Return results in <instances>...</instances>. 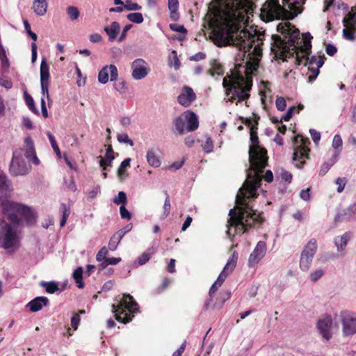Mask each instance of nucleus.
<instances>
[{"instance_id": "f257e3e1", "label": "nucleus", "mask_w": 356, "mask_h": 356, "mask_svg": "<svg viewBox=\"0 0 356 356\" xmlns=\"http://www.w3.org/2000/svg\"><path fill=\"white\" fill-rule=\"evenodd\" d=\"M226 9L217 19L213 29L215 43L218 47L232 45L238 52L236 60H241L236 64L243 68V72L237 70L222 80V86L225 90V102L245 101L250 97L249 91L252 83L248 81L244 74L247 70L256 71L261 56V45L263 44L261 36L257 35L255 30L252 31L242 29V26L248 22V15L253 10L254 0H230Z\"/></svg>"}, {"instance_id": "f03ea898", "label": "nucleus", "mask_w": 356, "mask_h": 356, "mask_svg": "<svg viewBox=\"0 0 356 356\" xmlns=\"http://www.w3.org/2000/svg\"><path fill=\"white\" fill-rule=\"evenodd\" d=\"M250 127V140L252 145L249 149L250 168L247 172V178L243 186L239 188L236 196L237 211L235 209L229 210L230 216L228 223L243 232L248 228L255 227L262 222L263 218L260 213L254 211L250 204V198H255L258 195V189L260 188L261 176L260 172L267 165L266 150L259 145V138L257 135V122L254 124L248 120Z\"/></svg>"}, {"instance_id": "7ed1b4c3", "label": "nucleus", "mask_w": 356, "mask_h": 356, "mask_svg": "<svg viewBox=\"0 0 356 356\" xmlns=\"http://www.w3.org/2000/svg\"><path fill=\"white\" fill-rule=\"evenodd\" d=\"M277 30L283 35V38L276 35H272L270 49L276 56L282 57L290 50L297 54L301 50L304 42L309 41L308 38H305V33L301 39L299 30L293 29L289 22L280 23L277 26Z\"/></svg>"}, {"instance_id": "20e7f679", "label": "nucleus", "mask_w": 356, "mask_h": 356, "mask_svg": "<svg viewBox=\"0 0 356 356\" xmlns=\"http://www.w3.org/2000/svg\"><path fill=\"white\" fill-rule=\"evenodd\" d=\"M282 3L281 6L279 0H267L261 8L262 19L272 21L286 17L291 14L297 15V5L300 3V0H282Z\"/></svg>"}, {"instance_id": "39448f33", "label": "nucleus", "mask_w": 356, "mask_h": 356, "mask_svg": "<svg viewBox=\"0 0 356 356\" xmlns=\"http://www.w3.org/2000/svg\"><path fill=\"white\" fill-rule=\"evenodd\" d=\"M2 211L8 216L12 224L19 225V215L22 216L29 225L35 222V216L33 211L28 207L12 201H3L1 204Z\"/></svg>"}, {"instance_id": "423d86ee", "label": "nucleus", "mask_w": 356, "mask_h": 356, "mask_svg": "<svg viewBox=\"0 0 356 356\" xmlns=\"http://www.w3.org/2000/svg\"><path fill=\"white\" fill-rule=\"evenodd\" d=\"M112 312L118 321L127 323L132 320L134 314L139 312V307L131 295L124 293L117 305H112Z\"/></svg>"}, {"instance_id": "0eeeda50", "label": "nucleus", "mask_w": 356, "mask_h": 356, "mask_svg": "<svg viewBox=\"0 0 356 356\" xmlns=\"http://www.w3.org/2000/svg\"><path fill=\"white\" fill-rule=\"evenodd\" d=\"M17 225L0 219V248L9 252L17 251L19 247V237L16 229Z\"/></svg>"}, {"instance_id": "6e6552de", "label": "nucleus", "mask_w": 356, "mask_h": 356, "mask_svg": "<svg viewBox=\"0 0 356 356\" xmlns=\"http://www.w3.org/2000/svg\"><path fill=\"white\" fill-rule=\"evenodd\" d=\"M309 38V41L304 42V44L301 47V50L296 54V58L298 64H304L308 66V70L312 72V68L316 65L317 58L315 56H309L311 54L312 36L307 32L305 33V38Z\"/></svg>"}, {"instance_id": "1a4fd4ad", "label": "nucleus", "mask_w": 356, "mask_h": 356, "mask_svg": "<svg viewBox=\"0 0 356 356\" xmlns=\"http://www.w3.org/2000/svg\"><path fill=\"white\" fill-rule=\"evenodd\" d=\"M340 321L343 337H352L356 334V312L348 310L341 312Z\"/></svg>"}, {"instance_id": "9d476101", "label": "nucleus", "mask_w": 356, "mask_h": 356, "mask_svg": "<svg viewBox=\"0 0 356 356\" xmlns=\"http://www.w3.org/2000/svg\"><path fill=\"white\" fill-rule=\"evenodd\" d=\"M238 260V254L234 252L228 259L223 270L218 275L216 281L212 284L209 290V296L211 297L218 288L222 284L226 277L234 270Z\"/></svg>"}, {"instance_id": "9b49d317", "label": "nucleus", "mask_w": 356, "mask_h": 356, "mask_svg": "<svg viewBox=\"0 0 356 356\" xmlns=\"http://www.w3.org/2000/svg\"><path fill=\"white\" fill-rule=\"evenodd\" d=\"M9 171L13 176H24L29 172L30 167L25 163L22 149L13 152Z\"/></svg>"}, {"instance_id": "f8f14e48", "label": "nucleus", "mask_w": 356, "mask_h": 356, "mask_svg": "<svg viewBox=\"0 0 356 356\" xmlns=\"http://www.w3.org/2000/svg\"><path fill=\"white\" fill-rule=\"evenodd\" d=\"M343 37L348 41L356 40V6L351 8V10L343 17Z\"/></svg>"}, {"instance_id": "ddd939ff", "label": "nucleus", "mask_w": 356, "mask_h": 356, "mask_svg": "<svg viewBox=\"0 0 356 356\" xmlns=\"http://www.w3.org/2000/svg\"><path fill=\"white\" fill-rule=\"evenodd\" d=\"M131 76L134 80H141L150 72L147 63L142 58L135 59L131 64Z\"/></svg>"}, {"instance_id": "4468645a", "label": "nucleus", "mask_w": 356, "mask_h": 356, "mask_svg": "<svg viewBox=\"0 0 356 356\" xmlns=\"http://www.w3.org/2000/svg\"><path fill=\"white\" fill-rule=\"evenodd\" d=\"M118 77V70L115 65H106L99 72L98 81L100 83L106 84L110 80L115 81Z\"/></svg>"}, {"instance_id": "2eb2a0df", "label": "nucleus", "mask_w": 356, "mask_h": 356, "mask_svg": "<svg viewBox=\"0 0 356 356\" xmlns=\"http://www.w3.org/2000/svg\"><path fill=\"white\" fill-rule=\"evenodd\" d=\"M332 318L329 315L323 316L318 321L317 328L326 341H329L332 337Z\"/></svg>"}, {"instance_id": "dca6fc26", "label": "nucleus", "mask_w": 356, "mask_h": 356, "mask_svg": "<svg viewBox=\"0 0 356 356\" xmlns=\"http://www.w3.org/2000/svg\"><path fill=\"white\" fill-rule=\"evenodd\" d=\"M266 250V242L259 241L248 258V266L250 267L256 266L265 256Z\"/></svg>"}, {"instance_id": "f3484780", "label": "nucleus", "mask_w": 356, "mask_h": 356, "mask_svg": "<svg viewBox=\"0 0 356 356\" xmlns=\"http://www.w3.org/2000/svg\"><path fill=\"white\" fill-rule=\"evenodd\" d=\"M195 99L196 95L193 90L188 86H184L177 97V102L180 105L184 107H188Z\"/></svg>"}, {"instance_id": "a211bd4d", "label": "nucleus", "mask_w": 356, "mask_h": 356, "mask_svg": "<svg viewBox=\"0 0 356 356\" xmlns=\"http://www.w3.org/2000/svg\"><path fill=\"white\" fill-rule=\"evenodd\" d=\"M25 156L29 162L35 165L40 164V160L38 158L35 149L34 142L31 136H26L24 138Z\"/></svg>"}, {"instance_id": "6ab92c4d", "label": "nucleus", "mask_w": 356, "mask_h": 356, "mask_svg": "<svg viewBox=\"0 0 356 356\" xmlns=\"http://www.w3.org/2000/svg\"><path fill=\"white\" fill-rule=\"evenodd\" d=\"M184 116L186 119V130L188 132L195 131L199 127V120L197 115L193 111L188 110L184 112Z\"/></svg>"}, {"instance_id": "aec40b11", "label": "nucleus", "mask_w": 356, "mask_h": 356, "mask_svg": "<svg viewBox=\"0 0 356 356\" xmlns=\"http://www.w3.org/2000/svg\"><path fill=\"white\" fill-rule=\"evenodd\" d=\"M49 299L44 296H38L31 300L26 307L29 308L32 312H37L42 309L44 306L49 304Z\"/></svg>"}, {"instance_id": "412c9836", "label": "nucleus", "mask_w": 356, "mask_h": 356, "mask_svg": "<svg viewBox=\"0 0 356 356\" xmlns=\"http://www.w3.org/2000/svg\"><path fill=\"white\" fill-rule=\"evenodd\" d=\"M303 140V138H302ZM309 148L306 147L305 143L302 141V143L297 147L293 152V160L294 161H300L301 159H307L309 157Z\"/></svg>"}, {"instance_id": "4be33fe9", "label": "nucleus", "mask_w": 356, "mask_h": 356, "mask_svg": "<svg viewBox=\"0 0 356 356\" xmlns=\"http://www.w3.org/2000/svg\"><path fill=\"white\" fill-rule=\"evenodd\" d=\"M47 0H33L32 8L36 15H44L47 13Z\"/></svg>"}, {"instance_id": "5701e85b", "label": "nucleus", "mask_w": 356, "mask_h": 356, "mask_svg": "<svg viewBox=\"0 0 356 356\" xmlns=\"http://www.w3.org/2000/svg\"><path fill=\"white\" fill-rule=\"evenodd\" d=\"M146 159L147 163L153 168L160 167L161 163L157 156L156 150L154 148H149L146 153Z\"/></svg>"}, {"instance_id": "b1692460", "label": "nucleus", "mask_w": 356, "mask_h": 356, "mask_svg": "<svg viewBox=\"0 0 356 356\" xmlns=\"http://www.w3.org/2000/svg\"><path fill=\"white\" fill-rule=\"evenodd\" d=\"M355 220L352 213L350 206L346 209L340 210L334 218L335 222H345Z\"/></svg>"}, {"instance_id": "393cba45", "label": "nucleus", "mask_w": 356, "mask_h": 356, "mask_svg": "<svg viewBox=\"0 0 356 356\" xmlns=\"http://www.w3.org/2000/svg\"><path fill=\"white\" fill-rule=\"evenodd\" d=\"M154 250L153 248H149L147 251L144 252L140 254L133 263V267L136 268L140 266L145 265L151 258V255L154 253Z\"/></svg>"}, {"instance_id": "a878e982", "label": "nucleus", "mask_w": 356, "mask_h": 356, "mask_svg": "<svg viewBox=\"0 0 356 356\" xmlns=\"http://www.w3.org/2000/svg\"><path fill=\"white\" fill-rule=\"evenodd\" d=\"M317 250V241L315 238L310 239L305 246L301 254L314 258Z\"/></svg>"}, {"instance_id": "bb28decb", "label": "nucleus", "mask_w": 356, "mask_h": 356, "mask_svg": "<svg viewBox=\"0 0 356 356\" xmlns=\"http://www.w3.org/2000/svg\"><path fill=\"white\" fill-rule=\"evenodd\" d=\"M120 31V24L117 22H113L109 26L104 27V31L108 36L110 41H113Z\"/></svg>"}, {"instance_id": "cd10ccee", "label": "nucleus", "mask_w": 356, "mask_h": 356, "mask_svg": "<svg viewBox=\"0 0 356 356\" xmlns=\"http://www.w3.org/2000/svg\"><path fill=\"white\" fill-rule=\"evenodd\" d=\"M349 239L350 235L348 233H345L342 236H336L334 238V243L338 252H341L345 250Z\"/></svg>"}, {"instance_id": "c85d7f7f", "label": "nucleus", "mask_w": 356, "mask_h": 356, "mask_svg": "<svg viewBox=\"0 0 356 356\" xmlns=\"http://www.w3.org/2000/svg\"><path fill=\"white\" fill-rule=\"evenodd\" d=\"M173 124L179 134H184L186 131V119L184 113L174 120Z\"/></svg>"}, {"instance_id": "c756f323", "label": "nucleus", "mask_w": 356, "mask_h": 356, "mask_svg": "<svg viewBox=\"0 0 356 356\" xmlns=\"http://www.w3.org/2000/svg\"><path fill=\"white\" fill-rule=\"evenodd\" d=\"M325 59V58L323 55L319 56L318 57V58L316 60V67L312 68V75H311L309 77V80L310 82L315 80L316 79V77L318 76V75L319 74V72H320L319 69L323 65Z\"/></svg>"}, {"instance_id": "7c9ffc66", "label": "nucleus", "mask_w": 356, "mask_h": 356, "mask_svg": "<svg viewBox=\"0 0 356 356\" xmlns=\"http://www.w3.org/2000/svg\"><path fill=\"white\" fill-rule=\"evenodd\" d=\"M49 66L45 59H42L40 65V83H49Z\"/></svg>"}, {"instance_id": "2f4dec72", "label": "nucleus", "mask_w": 356, "mask_h": 356, "mask_svg": "<svg viewBox=\"0 0 356 356\" xmlns=\"http://www.w3.org/2000/svg\"><path fill=\"white\" fill-rule=\"evenodd\" d=\"M10 182L6 174L0 170V193L6 192L10 190Z\"/></svg>"}, {"instance_id": "473e14b6", "label": "nucleus", "mask_w": 356, "mask_h": 356, "mask_svg": "<svg viewBox=\"0 0 356 356\" xmlns=\"http://www.w3.org/2000/svg\"><path fill=\"white\" fill-rule=\"evenodd\" d=\"M60 213H61L62 218L60 222V226L64 227L67 220L70 214V209L67 205L64 203H62L60 207Z\"/></svg>"}, {"instance_id": "72a5a7b5", "label": "nucleus", "mask_w": 356, "mask_h": 356, "mask_svg": "<svg viewBox=\"0 0 356 356\" xmlns=\"http://www.w3.org/2000/svg\"><path fill=\"white\" fill-rule=\"evenodd\" d=\"M122 238L123 237H122L121 233L118 234L117 232H115L110 238L108 243V249L111 251L115 250Z\"/></svg>"}, {"instance_id": "f704fd0d", "label": "nucleus", "mask_w": 356, "mask_h": 356, "mask_svg": "<svg viewBox=\"0 0 356 356\" xmlns=\"http://www.w3.org/2000/svg\"><path fill=\"white\" fill-rule=\"evenodd\" d=\"M66 13L69 19L72 21H75L79 19L80 12L77 7L74 6H69L66 8Z\"/></svg>"}, {"instance_id": "c9c22d12", "label": "nucleus", "mask_w": 356, "mask_h": 356, "mask_svg": "<svg viewBox=\"0 0 356 356\" xmlns=\"http://www.w3.org/2000/svg\"><path fill=\"white\" fill-rule=\"evenodd\" d=\"M207 73L213 77H215L216 76H222L223 71L222 70V66L215 60L212 65L211 69L209 70Z\"/></svg>"}, {"instance_id": "e433bc0d", "label": "nucleus", "mask_w": 356, "mask_h": 356, "mask_svg": "<svg viewBox=\"0 0 356 356\" xmlns=\"http://www.w3.org/2000/svg\"><path fill=\"white\" fill-rule=\"evenodd\" d=\"M40 286L44 287L49 293H54L59 290L58 285L55 282H42Z\"/></svg>"}, {"instance_id": "4c0bfd02", "label": "nucleus", "mask_w": 356, "mask_h": 356, "mask_svg": "<svg viewBox=\"0 0 356 356\" xmlns=\"http://www.w3.org/2000/svg\"><path fill=\"white\" fill-rule=\"evenodd\" d=\"M313 259L308 256L301 254L300 259V268L302 271H307L312 264Z\"/></svg>"}, {"instance_id": "58836bf2", "label": "nucleus", "mask_w": 356, "mask_h": 356, "mask_svg": "<svg viewBox=\"0 0 356 356\" xmlns=\"http://www.w3.org/2000/svg\"><path fill=\"white\" fill-rule=\"evenodd\" d=\"M73 277L79 289H82L84 286V284L82 282L83 278V269L81 267L77 268L73 273Z\"/></svg>"}, {"instance_id": "ea45409f", "label": "nucleus", "mask_w": 356, "mask_h": 356, "mask_svg": "<svg viewBox=\"0 0 356 356\" xmlns=\"http://www.w3.org/2000/svg\"><path fill=\"white\" fill-rule=\"evenodd\" d=\"M337 160V155H334L333 158L330 159V161L327 162H325L323 163V165L321 167V169L319 170V175L320 176H324L328 170L330 169V168L334 165V163L336 162Z\"/></svg>"}, {"instance_id": "a19ab883", "label": "nucleus", "mask_w": 356, "mask_h": 356, "mask_svg": "<svg viewBox=\"0 0 356 356\" xmlns=\"http://www.w3.org/2000/svg\"><path fill=\"white\" fill-rule=\"evenodd\" d=\"M131 159L130 158L125 159L120 165L118 169V176L122 179L125 175L124 169L130 166Z\"/></svg>"}, {"instance_id": "79ce46f5", "label": "nucleus", "mask_w": 356, "mask_h": 356, "mask_svg": "<svg viewBox=\"0 0 356 356\" xmlns=\"http://www.w3.org/2000/svg\"><path fill=\"white\" fill-rule=\"evenodd\" d=\"M24 99L26 102V104L29 108L34 113H38V111L35 106L34 100L32 98V97L27 93V92H24Z\"/></svg>"}, {"instance_id": "37998d69", "label": "nucleus", "mask_w": 356, "mask_h": 356, "mask_svg": "<svg viewBox=\"0 0 356 356\" xmlns=\"http://www.w3.org/2000/svg\"><path fill=\"white\" fill-rule=\"evenodd\" d=\"M127 19L136 24H141L144 19L140 13H131L127 15Z\"/></svg>"}, {"instance_id": "c03bdc74", "label": "nucleus", "mask_w": 356, "mask_h": 356, "mask_svg": "<svg viewBox=\"0 0 356 356\" xmlns=\"http://www.w3.org/2000/svg\"><path fill=\"white\" fill-rule=\"evenodd\" d=\"M113 87L121 95L125 94L127 91V83L124 80L114 83Z\"/></svg>"}, {"instance_id": "a18cd8bd", "label": "nucleus", "mask_w": 356, "mask_h": 356, "mask_svg": "<svg viewBox=\"0 0 356 356\" xmlns=\"http://www.w3.org/2000/svg\"><path fill=\"white\" fill-rule=\"evenodd\" d=\"M127 195L123 191H120L118 196L115 197L113 200V202L117 205H124L127 203Z\"/></svg>"}, {"instance_id": "49530a36", "label": "nucleus", "mask_w": 356, "mask_h": 356, "mask_svg": "<svg viewBox=\"0 0 356 356\" xmlns=\"http://www.w3.org/2000/svg\"><path fill=\"white\" fill-rule=\"evenodd\" d=\"M165 194H166V198L165 200L164 205L163 207V211L161 216V219H165L168 216V214L170 213V208H171L169 195L167 194V193Z\"/></svg>"}, {"instance_id": "de8ad7c7", "label": "nucleus", "mask_w": 356, "mask_h": 356, "mask_svg": "<svg viewBox=\"0 0 356 356\" xmlns=\"http://www.w3.org/2000/svg\"><path fill=\"white\" fill-rule=\"evenodd\" d=\"M117 140L120 143H124L130 145L131 147L134 146V142L131 139L129 138L127 134L122 133L119 134L117 136Z\"/></svg>"}, {"instance_id": "09e8293b", "label": "nucleus", "mask_w": 356, "mask_h": 356, "mask_svg": "<svg viewBox=\"0 0 356 356\" xmlns=\"http://www.w3.org/2000/svg\"><path fill=\"white\" fill-rule=\"evenodd\" d=\"M124 10H140L142 7L137 3H134L131 0H126L124 3Z\"/></svg>"}, {"instance_id": "8fccbe9b", "label": "nucleus", "mask_w": 356, "mask_h": 356, "mask_svg": "<svg viewBox=\"0 0 356 356\" xmlns=\"http://www.w3.org/2000/svg\"><path fill=\"white\" fill-rule=\"evenodd\" d=\"M47 136L49 140V142L51 143V147L53 148L54 151L57 154H60V149L58 147V145H57V143L56 141L54 136L50 132H47Z\"/></svg>"}, {"instance_id": "3c124183", "label": "nucleus", "mask_w": 356, "mask_h": 356, "mask_svg": "<svg viewBox=\"0 0 356 356\" xmlns=\"http://www.w3.org/2000/svg\"><path fill=\"white\" fill-rule=\"evenodd\" d=\"M346 183L347 179L346 177H338L335 180V184L338 186L337 191L338 193H341L343 191Z\"/></svg>"}, {"instance_id": "603ef678", "label": "nucleus", "mask_w": 356, "mask_h": 356, "mask_svg": "<svg viewBox=\"0 0 356 356\" xmlns=\"http://www.w3.org/2000/svg\"><path fill=\"white\" fill-rule=\"evenodd\" d=\"M108 253V248L105 246L102 247L97 252L96 255V259L97 261L101 262L104 259H106V255Z\"/></svg>"}, {"instance_id": "864d4df0", "label": "nucleus", "mask_w": 356, "mask_h": 356, "mask_svg": "<svg viewBox=\"0 0 356 356\" xmlns=\"http://www.w3.org/2000/svg\"><path fill=\"white\" fill-rule=\"evenodd\" d=\"M24 26L26 33L32 38V40H33L34 41H36L38 36L35 33H33L31 30V26H30V24L29 23L28 20H26V19L24 20Z\"/></svg>"}, {"instance_id": "5fc2aeb1", "label": "nucleus", "mask_w": 356, "mask_h": 356, "mask_svg": "<svg viewBox=\"0 0 356 356\" xmlns=\"http://www.w3.org/2000/svg\"><path fill=\"white\" fill-rule=\"evenodd\" d=\"M202 148L206 153H210L213 151V141L210 137L207 138L206 141L202 145Z\"/></svg>"}, {"instance_id": "6e6d98bb", "label": "nucleus", "mask_w": 356, "mask_h": 356, "mask_svg": "<svg viewBox=\"0 0 356 356\" xmlns=\"http://www.w3.org/2000/svg\"><path fill=\"white\" fill-rule=\"evenodd\" d=\"M277 108L280 111H284L286 107V100L282 97H279L275 102Z\"/></svg>"}, {"instance_id": "4d7b16f0", "label": "nucleus", "mask_w": 356, "mask_h": 356, "mask_svg": "<svg viewBox=\"0 0 356 356\" xmlns=\"http://www.w3.org/2000/svg\"><path fill=\"white\" fill-rule=\"evenodd\" d=\"M324 274V271L322 269H318L312 273L309 277L312 282L318 281Z\"/></svg>"}, {"instance_id": "13d9d810", "label": "nucleus", "mask_w": 356, "mask_h": 356, "mask_svg": "<svg viewBox=\"0 0 356 356\" xmlns=\"http://www.w3.org/2000/svg\"><path fill=\"white\" fill-rule=\"evenodd\" d=\"M170 29L173 31L181 33H187V30L183 25H179L177 24H170Z\"/></svg>"}, {"instance_id": "bf43d9fd", "label": "nucleus", "mask_w": 356, "mask_h": 356, "mask_svg": "<svg viewBox=\"0 0 356 356\" xmlns=\"http://www.w3.org/2000/svg\"><path fill=\"white\" fill-rule=\"evenodd\" d=\"M120 216L122 219L130 220L131 218V214L130 212L126 209L124 205H121L120 207Z\"/></svg>"}, {"instance_id": "052dcab7", "label": "nucleus", "mask_w": 356, "mask_h": 356, "mask_svg": "<svg viewBox=\"0 0 356 356\" xmlns=\"http://www.w3.org/2000/svg\"><path fill=\"white\" fill-rule=\"evenodd\" d=\"M98 159H99V165L102 168L103 171L107 170V168L108 167H111L112 166V163H108V159H104L101 156H99L98 157Z\"/></svg>"}, {"instance_id": "680f3d73", "label": "nucleus", "mask_w": 356, "mask_h": 356, "mask_svg": "<svg viewBox=\"0 0 356 356\" xmlns=\"http://www.w3.org/2000/svg\"><path fill=\"white\" fill-rule=\"evenodd\" d=\"M280 177L282 179L284 180L285 181H287L288 183H291L292 180V174L284 169L281 170L280 172Z\"/></svg>"}, {"instance_id": "e2e57ef3", "label": "nucleus", "mask_w": 356, "mask_h": 356, "mask_svg": "<svg viewBox=\"0 0 356 356\" xmlns=\"http://www.w3.org/2000/svg\"><path fill=\"white\" fill-rule=\"evenodd\" d=\"M343 144L342 139L341 136L339 134H337L334 136L333 140H332V147L334 149H339L341 147Z\"/></svg>"}, {"instance_id": "0e129e2a", "label": "nucleus", "mask_w": 356, "mask_h": 356, "mask_svg": "<svg viewBox=\"0 0 356 356\" xmlns=\"http://www.w3.org/2000/svg\"><path fill=\"white\" fill-rule=\"evenodd\" d=\"M80 323V316L78 314H74L71 318V325L76 330Z\"/></svg>"}, {"instance_id": "69168bd1", "label": "nucleus", "mask_w": 356, "mask_h": 356, "mask_svg": "<svg viewBox=\"0 0 356 356\" xmlns=\"http://www.w3.org/2000/svg\"><path fill=\"white\" fill-rule=\"evenodd\" d=\"M170 283H171L170 280H169L168 278L164 279L162 284H161V286H159L156 289V293H162L170 285Z\"/></svg>"}, {"instance_id": "338daca9", "label": "nucleus", "mask_w": 356, "mask_h": 356, "mask_svg": "<svg viewBox=\"0 0 356 356\" xmlns=\"http://www.w3.org/2000/svg\"><path fill=\"white\" fill-rule=\"evenodd\" d=\"M296 110V108L295 106L290 107L288 109L286 113L282 117V120H284V121H286V122L289 121L291 119Z\"/></svg>"}, {"instance_id": "774afa93", "label": "nucleus", "mask_w": 356, "mask_h": 356, "mask_svg": "<svg viewBox=\"0 0 356 356\" xmlns=\"http://www.w3.org/2000/svg\"><path fill=\"white\" fill-rule=\"evenodd\" d=\"M309 133L313 141L317 144L321 139V134L315 129H310Z\"/></svg>"}]
</instances>
